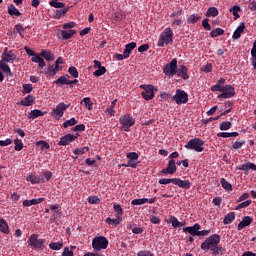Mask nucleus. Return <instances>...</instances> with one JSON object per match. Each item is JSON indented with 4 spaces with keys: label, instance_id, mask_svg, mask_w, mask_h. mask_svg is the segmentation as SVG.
Masks as SVG:
<instances>
[{
    "label": "nucleus",
    "instance_id": "obj_17",
    "mask_svg": "<svg viewBox=\"0 0 256 256\" xmlns=\"http://www.w3.org/2000/svg\"><path fill=\"white\" fill-rule=\"evenodd\" d=\"M236 171H243L244 175H249V169L256 171V165L253 162H247L246 164H241L235 167Z\"/></svg>",
    "mask_w": 256,
    "mask_h": 256
},
{
    "label": "nucleus",
    "instance_id": "obj_57",
    "mask_svg": "<svg viewBox=\"0 0 256 256\" xmlns=\"http://www.w3.org/2000/svg\"><path fill=\"white\" fill-rule=\"evenodd\" d=\"M33 91V85L32 84H24L22 93L23 95H27V93H31Z\"/></svg>",
    "mask_w": 256,
    "mask_h": 256
},
{
    "label": "nucleus",
    "instance_id": "obj_20",
    "mask_svg": "<svg viewBox=\"0 0 256 256\" xmlns=\"http://www.w3.org/2000/svg\"><path fill=\"white\" fill-rule=\"evenodd\" d=\"M253 223V218L251 216H245L242 221L238 224V231H243L245 227H249Z\"/></svg>",
    "mask_w": 256,
    "mask_h": 256
},
{
    "label": "nucleus",
    "instance_id": "obj_51",
    "mask_svg": "<svg viewBox=\"0 0 256 256\" xmlns=\"http://www.w3.org/2000/svg\"><path fill=\"white\" fill-rule=\"evenodd\" d=\"M88 203H90V205H99V203H101V199L97 196H89Z\"/></svg>",
    "mask_w": 256,
    "mask_h": 256
},
{
    "label": "nucleus",
    "instance_id": "obj_18",
    "mask_svg": "<svg viewBox=\"0 0 256 256\" xmlns=\"http://www.w3.org/2000/svg\"><path fill=\"white\" fill-rule=\"evenodd\" d=\"M188 71L187 66L180 65L179 68H176V75L177 77L184 79V81H187V79H189V74L187 73Z\"/></svg>",
    "mask_w": 256,
    "mask_h": 256
},
{
    "label": "nucleus",
    "instance_id": "obj_33",
    "mask_svg": "<svg viewBox=\"0 0 256 256\" xmlns=\"http://www.w3.org/2000/svg\"><path fill=\"white\" fill-rule=\"evenodd\" d=\"M0 69L3 71V73H6V75L13 77V72H11V68L7 63L0 61Z\"/></svg>",
    "mask_w": 256,
    "mask_h": 256
},
{
    "label": "nucleus",
    "instance_id": "obj_24",
    "mask_svg": "<svg viewBox=\"0 0 256 256\" xmlns=\"http://www.w3.org/2000/svg\"><path fill=\"white\" fill-rule=\"evenodd\" d=\"M43 201H45V198L24 200L22 205H23V207H31V205H39V203H43Z\"/></svg>",
    "mask_w": 256,
    "mask_h": 256
},
{
    "label": "nucleus",
    "instance_id": "obj_63",
    "mask_svg": "<svg viewBox=\"0 0 256 256\" xmlns=\"http://www.w3.org/2000/svg\"><path fill=\"white\" fill-rule=\"evenodd\" d=\"M62 256H75L72 250L69 249V247H65Z\"/></svg>",
    "mask_w": 256,
    "mask_h": 256
},
{
    "label": "nucleus",
    "instance_id": "obj_40",
    "mask_svg": "<svg viewBox=\"0 0 256 256\" xmlns=\"http://www.w3.org/2000/svg\"><path fill=\"white\" fill-rule=\"evenodd\" d=\"M117 105V99L111 102V105L106 109V113L113 117L115 115V106Z\"/></svg>",
    "mask_w": 256,
    "mask_h": 256
},
{
    "label": "nucleus",
    "instance_id": "obj_23",
    "mask_svg": "<svg viewBox=\"0 0 256 256\" xmlns=\"http://www.w3.org/2000/svg\"><path fill=\"white\" fill-rule=\"evenodd\" d=\"M245 32V22H241L232 35V39H241V34Z\"/></svg>",
    "mask_w": 256,
    "mask_h": 256
},
{
    "label": "nucleus",
    "instance_id": "obj_39",
    "mask_svg": "<svg viewBox=\"0 0 256 256\" xmlns=\"http://www.w3.org/2000/svg\"><path fill=\"white\" fill-rule=\"evenodd\" d=\"M220 183L226 191H233V185H231V183H229L225 178H221Z\"/></svg>",
    "mask_w": 256,
    "mask_h": 256
},
{
    "label": "nucleus",
    "instance_id": "obj_21",
    "mask_svg": "<svg viewBox=\"0 0 256 256\" xmlns=\"http://www.w3.org/2000/svg\"><path fill=\"white\" fill-rule=\"evenodd\" d=\"M174 185H177L180 189H191V182L189 180H181V178H175Z\"/></svg>",
    "mask_w": 256,
    "mask_h": 256
},
{
    "label": "nucleus",
    "instance_id": "obj_5",
    "mask_svg": "<svg viewBox=\"0 0 256 256\" xmlns=\"http://www.w3.org/2000/svg\"><path fill=\"white\" fill-rule=\"evenodd\" d=\"M119 123L121 125V131H126L127 133H129V131H131V127L135 125V118H133L129 114H125L119 118Z\"/></svg>",
    "mask_w": 256,
    "mask_h": 256
},
{
    "label": "nucleus",
    "instance_id": "obj_2",
    "mask_svg": "<svg viewBox=\"0 0 256 256\" xmlns=\"http://www.w3.org/2000/svg\"><path fill=\"white\" fill-rule=\"evenodd\" d=\"M219 243H221V235L213 234L207 237L200 247L202 251H212Z\"/></svg>",
    "mask_w": 256,
    "mask_h": 256
},
{
    "label": "nucleus",
    "instance_id": "obj_27",
    "mask_svg": "<svg viewBox=\"0 0 256 256\" xmlns=\"http://www.w3.org/2000/svg\"><path fill=\"white\" fill-rule=\"evenodd\" d=\"M43 115H47V112H43L39 109H34L30 111L28 119H37L38 117H43Z\"/></svg>",
    "mask_w": 256,
    "mask_h": 256
},
{
    "label": "nucleus",
    "instance_id": "obj_28",
    "mask_svg": "<svg viewBox=\"0 0 256 256\" xmlns=\"http://www.w3.org/2000/svg\"><path fill=\"white\" fill-rule=\"evenodd\" d=\"M34 101H35V96L28 95L23 100H21L20 105H23L24 107H31Z\"/></svg>",
    "mask_w": 256,
    "mask_h": 256
},
{
    "label": "nucleus",
    "instance_id": "obj_60",
    "mask_svg": "<svg viewBox=\"0 0 256 256\" xmlns=\"http://www.w3.org/2000/svg\"><path fill=\"white\" fill-rule=\"evenodd\" d=\"M249 205H251V200H246V201L240 203V204L235 208V210H236V211H239V209H245V207H249Z\"/></svg>",
    "mask_w": 256,
    "mask_h": 256
},
{
    "label": "nucleus",
    "instance_id": "obj_58",
    "mask_svg": "<svg viewBox=\"0 0 256 256\" xmlns=\"http://www.w3.org/2000/svg\"><path fill=\"white\" fill-rule=\"evenodd\" d=\"M201 71H203L204 73H211L213 71V64L208 63L206 65H203L201 67Z\"/></svg>",
    "mask_w": 256,
    "mask_h": 256
},
{
    "label": "nucleus",
    "instance_id": "obj_10",
    "mask_svg": "<svg viewBox=\"0 0 256 256\" xmlns=\"http://www.w3.org/2000/svg\"><path fill=\"white\" fill-rule=\"evenodd\" d=\"M231 97H235V87L231 84L223 86L222 93L218 95V99H231Z\"/></svg>",
    "mask_w": 256,
    "mask_h": 256
},
{
    "label": "nucleus",
    "instance_id": "obj_15",
    "mask_svg": "<svg viewBox=\"0 0 256 256\" xmlns=\"http://www.w3.org/2000/svg\"><path fill=\"white\" fill-rule=\"evenodd\" d=\"M78 137H79V134L75 136L71 133H68L65 136L60 137V141L58 142V145L65 147L69 145V143H73V141H75Z\"/></svg>",
    "mask_w": 256,
    "mask_h": 256
},
{
    "label": "nucleus",
    "instance_id": "obj_12",
    "mask_svg": "<svg viewBox=\"0 0 256 256\" xmlns=\"http://www.w3.org/2000/svg\"><path fill=\"white\" fill-rule=\"evenodd\" d=\"M128 162L126 167H132V169H137V165H139V154L137 152H130L126 154Z\"/></svg>",
    "mask_w": 256,
    "mask_h": 256
},
{
    "label": "nucleus",
    "instance_id": "obj_30",
    "mask_svg": "<svg viewBox=\"0 0 256 256\" xmlns=\"http://www.w3.org/2000/svg\"><path fill=\"white\" fill-rule=\"evenodd\" d=\"M69 9H71V7L67 6L64 9L56 10L54 14V19H61V17H65V15L69 13Z\"/></svg>",
    "mask_w": 256,
    "mask_h": 256
},
{
    "label": "nucleus",
    "instance_id": "obj_48",
    "mask_svg": "<svg viewBox=\"0 0 256 256\" xmlns=\"http://www.w3.org/2000/svg\"><path fill=\"white\" fill-rule=\"evenodd\" d=\"M113 209H114L115 213H117L116 217H120L121 218L123 216V208H121V205L115 203L113 205Z\"/></svg>",
    "mask_w": 256,
    "mask_h": 256
},
{
    "label": "nucleus",
    "instance_id": "obj_8",
    "mask_svg": "<svg viewBox=\"0 0 256 256\" xmlns=\"http://www.w3.org/2000/svg\"><path fill=\"white\" fill-rule=\"evenodd\" d=\"M176 105H183L189 101V94L185 90L177 89L175 95L172 97Z\"/></svg>",
    "mask_w": 256,
    "mask_h": 256
},
{
    "label": "nucleus",
    "instance_id": "obj_38",
    "mask_svg": "<svg viewBox=\"0 0 256 256\" xmlns=\"http://www.w3.org/2000/svg\"><path fill=\"white\" fill-rule=\"evenodd\" d=\"M49 249H52V251H61V249H63V242H51Z\"/></svg>",
    "mask_w": 256,
    "mask_h": 256
},
{
    "label": "nucleus",
    "instance_id": "obj_4",
    "mask_svg": "<svg viewBox=\"0 0 256 256\" xmlns=\"http://www.w3.org/2000/svg\"><path fill=\"white\" fill-rule=\"evenodd\" d=\"M173 35V30L171 28H165L162 34L160 35L157 46L165 47V45L173 43Z\"/></svg>",
    "mask_w": 256,
    "mask_h": 256
},
{
    "label": "nucleus",
    "instance_id": "obj_31",
    "mask_svg": "<svg viewBox=\"0 0 256 256\" xmlns=\"http://www.w3.org/2000/svg\"><path fill=\"white\" fill-rule=\"evenodd\" d=\"M137 47V43L136 42H130L128 44H126L125 49L123 51L125 56L131 55V51H133V49H135Z\"/></svg>",
    "mask_w": 256,
    "mask_h": 256
},
{
    "label": "nucleus",
    "instance_id": "obj_42",
    "mask_svg": "<svg viewBox=\"0 0 256 256\" xmlns=\"http://www.w3.org/2000/svg\"><path fill=\"white\" fill-rule=\"evenodd\" d=\"M74 125H77V119H75V117H72L63 123L64 129H68V127H73Z\"/></svg>",
    "mask_w": 256,
    "mask_h": 256
},
{
    "label": "nucleus",
    "instance_id": "obj_26",
    "mask_svg": "<svg viewBox=\"0 0 256 256\" xmlns=\"http://www.w3.org/2000/svg\"><path fill=\"white\" fill-rule=\"evenodd\" d=\"M8 15H10V17H21V12L17 7H15V5L10 4L8 6Z\"/></svg>",
    "mask_w": 256,
    "mask_h": 256
},
{
    "label": "nucleus",
    "instance_id": "obj_1",
    "mask_svg": "<svg viewBox=\"0 0 256 256\" xmlns=\"http://www.w3.org/2000/svg\"><path fill=\"white\" fill-rule=\"evenodd\" d=\"M28 247L33 249V251H45L46 239L39 238V234H31L28 238Z\"/></svg>",
    "mask_w": 256,
    "mask_h": 256
},
{
    "label": "nucleus",
    "instance_id": "obj_22",
    "mask_svg": "<svg viewBox=\"0 0 256 256\" xmlns=\"http://www.w3.org/2000/svg\"><path fill=\"white\" fill-rule=\"evenodd\" d=\"M26 181H29L32 185H37L39 183H45V179L41 176H36L33 174H30L27 176Z\"/></svg>",
    "mask_w": 256,
    "mask_h": 256
},
{
    "label": "nucleus",
    "instance_id": "obj_25",
    "mask_svg": "<svg viewBox=\"0 0 256 256\" xmlns=\"http://www.w3.org/2000/svg\"><path fill=\"white\" fill-rule=\"evenodd\" d=\"M0 231L1 233H4V235H9L11 231L9 230V224L7 223V220L0 218Z\"/></svg>",
    "mask_w": 256,
    "mask_h": 256
},
{
    "label": "nucleus",
    "instance_id": "obj_49",
    "mask_svg": "<svg viewBox=\"0 0 256 256\" xmlns=\"http://www.w3.org/2000/svg\"><path fill=\"white\" fill-rule=\"evenodd\" d=\"M158 183L159 185H169V183H173V185H175V178H162Z\"/></svg>",
    "mask_w": 256,
    "mask_h": 256
},
{
    "label": "nucleus",
    "instance_id": "obj_19",
    "mask_svg": "<svg viewBox=\"0 0 256 256\" xmlns=\"http://www.w3.org/2000/svg\"><path fill=\"white\" fill-rule=\"evenodd\" d=\"M77 33L76 30L70 29V30H61L58 33V37H61L64 41H68V39H71L73 35Z\"/></svg>",
    "mask_w": 256,
    "mask_h": 256
},
{
    "label": "nucleus",
    "instance_id": "obj_34",
    "mask_svg": "<svg viewBox=\"0 0 256 256\" xmlns=\"http://www.w3.org/2000/svg\"><path fill=\"white\" fill-rule=\"evenodd\" d=\"M210 251H211V255L213 256L223 255L225 253V248L218 244L213 248V250H210Z\"/></svg>",
    "mask_w": 256,
    "mask_h": 256
},
{
    "label": "nucleus",
    "instance_id": "obj_32",
    "mask_svg": "<svg viewBox=\"0 0 256 256\" xmlns=\"http://www.w3.org/2000/svg\"><path fill=\"white\" fill-rule=\"evenodd\" d=\"M67 77H69V75L60 76L57 80L54 81V83L58 85V87H61V85H69L70 80L67 79Z\"/></svg>",
    "mask_w": 256,
    "mask_h": 256
},
{
    "label": "nucleus",
    "instance_id": "obj_7",
    "mask_svg": "<svg viewBox=\"0 0 256 256\" xmlns=\"http://www.w3.org/2000/svg\"><path fill=\"white\" fill-rule=\"evenodd\" d=\"M109 247V240L105 236H98L92 240V248L95 251H101Z\"/></svg>",
    "mask_w": 256,
    "mask_h": 256
},
{
    "label": "nucleus",
    "instance_id": "obj_35",
    "mask_svg": "<svg viewBox=\"0 0 256 256\" xmlns=\"http://www.w3.org/2000/svg\"><path fill=\"white\" fill-rule=\"evenodd\" d=\"M235 221V212H229L223 220L224 225H231Z\"/></svg>",
    "mask_w": 256,
    "mask_h": 256
},
{
    "label": "nucleus",
    "instance_id": "obj_41",
    "mask_svg": "<svg viewBox=\"0 0 256 256\" xmlns=\"http://www.w3.org/2000/svg\"><path fill=\"white\" fill-rule=\"evenodd\" d=\"M219 15V10L215 7L208 8L206 12V17H217Z\"/></svg>",
    "mask_w": 256,
    "mask_h": 256
},
{
    "label": "nucleus",
    "instance_id": "obj_36",
    "mask_svg": "<svg viewBox=\"0 0 256 256\" xmlns=\"http://www.w3.org/2000/svg\"><path fill=\"white\" fill-rule=\"evenodd\" d=\"M121 221H123V219L121 217H118V216L115 219H113L111 217H108V218H106L105 223H107L108 225L117 226V225L121 224Z\"/></svg>",
    "mask_w": 256,
    "mask_h": 256
},
{
    "label": "nucleus",
    "instance_id": "obj_44",
    "mask_svg": "<svg viewBox=\"0 0 256 256\" xmlns=\"http://www.w3.org/2000/svg\"><path fill=\"white\" fill-rule=\"evenodd\" d=\"M49 5H50L51 7H54L55 9H64V7H65V3L59 2V1H57V0H52V1H50V2H49Z\"/></svg>",
    "mask_w": 256,
    "mask_h": 256
},
{
    "label": "nucleus",
    "instance_id": "obj_52",
    "mask_svg": "<svg viewBox=\"0 0 256 256\" xmlns=\"http://www.w3.org/2000/svg\"><path fill=\"white\" fill-rule=\"evenodd\" d=\"M149 201L148 198L134 199L131 201V205H145Z\"/></svg>",
    "mask_w": 256,
    "mask_h": 256
},
{
    "label": "nucleus",
    "instance_id": "obj_61",
    "mask_svg": "<svg viewBox=\"0 0 256 256\" xmlns=\"http://www.w3.org/2000/svg\"><path fill=\"white\" fill-rule=\"evenodd\" d=\"M202 27L205 29V31H211V24H209V19L205 18L202 21Z\"/></svg>",
    "mask_w": 256,
    "mask_h": 256
},
{
    "label": "nucleus",
    "instance_id": "obj_46",
    "mask_svg": "<svg viewBox=\"0 0 256 256\" xmlns=\"http://www.w3.org/2000/svg\"><path fill=\"white\" fill-rule=\"evenodd\" d=\"M107 73V68L105 66H101L95 72H93L94 77H101V75H105Z\"/></svg>",
    "mask_w": 256,
    "mask_h": 256
},
{
    "label": "nucleus",
    "instance_id": "obj_55",
    "mask_svg": "<svg viewBox=\"0 0 256 256\" xmlns=\"http://www.w3.org/2000/svg\"><path fill=\"white\" fill-rule=\"evenodd\" d=\"M220 131H229L231 129V122L224 121L220 124Z\"/></svg>",
    "mask_w": 256,
    "mask_h": 256
},
{
    "label": "nucleus",
    "instance_id": "obj_64",
    "mask_svg": "<svg viewBox=\"0 0 256 256\" xmlns=\"http://www.w3.org/2000/svg\"><path fill=\"white\" fill-rule=\"evenodd\" d=\"M137 256H153V254L149 250H142L137 253Z\"/></svg>",
    "mask_w": 256,
    "mask_h": 256
},
{
    "label": "nucleus",
    "instance_id": "obj_59",
    "mask_svg": "<svg viewBox=\"0 0 256 256\" xmlns=\"http://www.w3.org/2000/svg\"><path fill=\"white\" fill-rule=\"evenodd\" d=\"M170 222H171V224H172V227H174V229H177V228H179V219H177V217H175V216H170Z\"/></svg>",
    "mask_w": 256,
    "mask_h": 256
},
{
    "label": "nucleus",
    "instance_id": "obj_14",
    "mask_svg": "<svg viewBox=\"0 0 256 256\" xmlns=\"http://www.w3.org/2000/svg\"><path fill=\"white\" fill-rule=\"evenodd\" d=\"M160 173L162 175H175V173H177V165L175 160H169L167 167L162 169Z\"/></svg>",
    "mask_w": 256,
    "mask_h": 256
},
{
    "label": "nucleus",
    "instance_id": "obj_29",
    "mask_svg": "<svg viewBox=\"0 0 256 256\" xmlns=\"http://www.w3.org/2000/svg\"><path fill=\"white\" fill-rule=\"evenodd\" d=\"M40 56L43 57L46 61H53L55 59V54L51 53L49 50L43 49L40 52Z\"/></svg>",
    "mask_w": 256,
    "mask_h": 256
},
{
    "label": "nucleus",
    "instance_id": "obj_3",
    "mask_svg": "<svg viewBox=\"0 0 256 256\" xmlns=\"http://www.w3.org/2000/svg\"><path fill=\"white\" fill-rule=\"evenodd\" d=\"M205 142L201 138H192L184 145L188 151H196V153H203L205 151Z\"/></svg>",
    "mask_w": 256,
    "mask_h": 256
},
{
    "label": "nucleus",
    "instance_id": "obj_9",
    "mask_svg": "<svg viewBox=\"0 0 256 256\" xmlns=\"http://www.w3.org/2000/svg\"><path fill=\"white\" fill-rule=\"evenodd\" d=\"M163 73L167 77H175L177 75V59H172L171 62L165 65L163 68Z\"/></svg>",
    "mask_w": 256,
    "mask_h": 256
},
{
    "label": "nucleus",
    "instance_id": "obj_6",
    "mask_svg": "<svg viewBox=\"0 0 256 256\" xmlns=\"http://www.w3.org/2000/svg\"><path fill=\"white\" fill-rule=\"evenodd\" d=\"M139 88L143 89L141 92L142 99L145 101H151V99H155V86L151 84H141Z\"/></svg>",
    "mask_w": 256,
    "mask_h": 256
},
{
    "label": "nucleus",
    "instance_id": "obj_43",
    "mask_svg": "<svg viewBox=\"0 0 256 256\" xmlns=\"http://www.w3.org/2000/svg\"><path fill=\"white\" fill-rule=\"evenodd\" d=\"M225 33V30L221 28H216L210 32V37L215 39V37H220V35H223Z\"/></svg>",
    "mask_w": 256,
    "mask_h": 256
},
{
    "label": "nucleus",
    "instance_id": "obj_62",
    "mask_svg": "<svg viewBox=\"0 0 256 256\" xmlns=\"http://www.w3.org/2000/svg\"><path fill=\"white\" fill-rule=\"evenodd\" d=\"M37 145H40L41 149H51V146L45 140L38 141Z\"/></svg>",
    "mask_w": 256,
    "mask_h": 256
},
{
    "label": "nucleus",
    "instance_id": "obj_16",
    "mask_svg": "<svg viewBox=\"0 0 256 256\" xmlns=\"http://www.w3.org/2000/svg\"><path fill=\"white\" fill-rule=\"evenodd\" d=\"M199 231H201V225L199 223L183 228V233H189L192 237H198Z\"/></svg>",
    "mask_w": 256,
    "mask_h": 256
},
{
    "label": "nucleus",
    "instance_id": "obj_11",
    "mask_svg": "<svg viewBox=\"0 0 256 256\" xmlns=\"http://www.w3.org/2000/svg\"><path fill=\"white\" fill-rule=\"evenodd\" d=\"M69 107H71V103L69 104H65L64 102L58 103L56 108L53 109L54 117L61 119V117L65 115V112L69 109Z\"/></svg>",
    "mask_w": 256,
    "mask_h": 256
},
{
    "label": "nucleus",
    "instance_id": "obj_13",
    "mask_svg": "<svg viewBox=\"0 0 256 256\" xmlns=\"http://www.w3.org/2000/svg\"><path fill=\"white\" fill-rule=\"evenodd\" d=\"M1 59L3 63H15V59H17V56L15 55L13 50L9 51L8 48H5L2 53Z\"/></svg>",
    "mask_w": 256,
    "mask_h": 256
},
{
    "label": "nucleus",
    "instance_id": "obj_54",
    "mask_svg": "<svg viewBox=\"0 0 256 256\" xmlns=\"http://www.w3.org/2000/svg\"><path fill=\"white\" fill-rule=\"evenodd\" d=\"M68 73L71 75V77H74V79H77V77H79V71H77V68L75 66L69 67Z\"/></svg>",
    "mask_w": 256,
    "mask_h": 256
},
{
    "label": "nucleus",
    "instance_id": "obj_47",
    "mask_svg": "<svg viewBox=\"0 0 256 256\" xmlns=\"http://www.w3.org/2000/svg\"><path fill=\"white\" fill-rule=\"evenodd\" d=\"M89 151L88 146H84L83 148H76L73 150L74 155H84V153H87Z\"/></svg>",
    "mask_w": 256,
    "mask_h": 256
},
{
    "label": "nucleus",
    "instance_id": "obj_50",
    "mask_svg": "<svg viewBox=\"0 0 256 256\" xmlns=\"http://www.w3.org/2000/svg\"><path fill=\"white\" fill-rule=\"evenodd\" d=\"M14 145H15V147H14L15 151H21L24 147L23 141L20 140L19 138H16L14 140Z\"/></svg>",
    "mask_w": 256,
    "mask_h": 256
},
{
    "label": "nucleus",
    "instance_id": "obj_37",
    "mask_svg": "<svg viewBox=\"0 0 256 256\" xmlns=\"http://www.w3.org/2000/svg\"><path fill=\"white\" fill-rule=\"evenodd\" d=\"M229 11H230V13L233 14L235 21H236V19H239V17H241V15H239V11H241V6L234 5L232 8H230Z\"/></svg>",
    "mask_w": 256,
    "mask_h": 256
},
{
    "label": "nucleus",
    "instance_id": "obj_53",
    "mask_svg": "<svg viewBox=\"0 0 256 256\" xmlns=\"http://www.w3.org/2000/svg\"><path fill=\"white\" fill-rule=\"evenodd\" d=\"M40 177H42L45 182H49L51 181V177H53V173L51 171H45L40 175Z\"/></svg>",
    "mask_w": 256,
    "mask_h": 256
},
{
    "label": "nucleus",
    "instance_id": "obj_56",
    "mask_svg": "<svg viewBox=\"0 0 256 256\" xmlns=\"http://www.w3.org/2000/svg\"><path fill=\"white\" fill-rule=\"evenodd\" d=\"M83 103L87 107L88 111L93 110V103L91 102V98L89 97L84 98Z\"/></svg>",
    "mask_w": 256,
    "mask_h": 256
},
{
    "label": "nucleus",
    "instance_id": "obj_45",
    "mask_svg": "<svg viewBox=\"0 0 256 256\" xmlns=\"http://www.w3.org/2000/svg\"><path fill=\"white\" fill-rule=\"evenodd\" d=\"M199 19H201V16H199L198 14H193V15H190L187 19V23L189 25L191 24H195L197 23V21H199Z\"/></svg>",
    "mask_w": 256,
    "mask_h": 256
}]
</instances>
